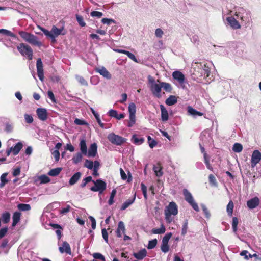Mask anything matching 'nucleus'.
Wrapping results in <instances>:
<instances>
[{"mask_svg": "<svg viewBox=\"0 0 261 261\" xmlns=\"http://www.w3.org/2000/svg\"><path fill=\"white\" fill-rule=\"evenodd\" d=\"M235 16L238 20L241 21V23L243 25L249 24L251 21L250 13L243 8H238L236 9Z\"/></svg>", "mask_w": 261, "mask_h": 261, "instance_id": "f257e3e1", "label": "nucleus"}, {"mask_svg": "<svg viewBox=\"0 0 261 261\" xmlns=\"http://www.w3.org/2000/svg\"><path fill=\"white\" fill-rule=\"evenodd\" d=\"M41 30L43 32L45 36L51 39V42L54 43L56 41V38L59 35H65L66 31L64 30V27L58 29L55 25H53L50 31L44 28H41Z\"/></svg>", "mask_w": 261, "mask_h": 261, "instance_id": "f03ea898", "label": "nucleus"}, {"mask_svg": "<svg viewBox=\"0 0 261 261\" xmlns=\"http://www.w3.org/2000/svg\"><path fill=\"white\" fill-rule=\"evenodd\" d=\"M165 219L167 223H170L173 220L172 215L176 216L178 214V206L175 202H171L164 210Z\"/></svg>", "mask_w": 261, "mask_h": 261, "instance_id": "7ed1b4c3", "label": "nucleus"}, {"mask_svg": "<svg viewBox=\"0 0 261 261\" xmlns=\"http://www.w3.org/2000/svg\"><path fill=\"white\" fill-rule=\"evenodd\" d=\"M19 34L24 40L32 45L40 47L42 45V43L38 40L37 37L33 34L21 31L19 32Z\"/></svg>", "mask_w": 261, "mask_h": 261, "instance_id": "20e7f679", "label": "nucleus"}, {"mask_svg": "<svg viewBox=\"0 0 261 261\" xmlns=\"http://www.w3.org/2000/svg\"><path fill=\"white\" fill-rule=\"evenodd\" d=\"M97 154V145L96 143L91 144L88 149L87 148L85 141L83 140V155L88 158H94Z\"/></svg>", "mask_w": 261, "mask_h": 261, "instance_id": "39448f33", "label": "nucleus"}, {"mask_svg": "<svg viewBox=\"0 0 261 261\" xmlns=\"http://www.w3.org/2000/svg\"><path fill=\"white\" fill-rule=\"evenodd\" d=\"M17 49L23 56H27L29 60L33 59V50L28 44L21 43L17 46Z\"/></svg>", "mask_w": 261, "mask_h": 261, "instance_id": "423d86ee", "label": "nucleus"}, {"mask_svg": "<svg viewBox=\"0 0 261 261\" xmlns=\"http://www.w3.org/2000/svg\"><path fill=\"white\" fill-rule=\"evenodd\" d=\"M172 76L175 81L174 84L178 88L182 89L185 88V77L181 72L179 71H174L172 73Z\"/></svg>", "mask_w": 261, "mask_h": 261, "instance_id": "0eeeda50", "label": "nucleus"}, {"mask_svg": "<svg viewBox=\"0 0 261 261\" xmlns=\"http://www.w3.org/2000/svg\"><path fill=\"white\" fill-rule=\"evenodd\" d=\"M183 195L185 200L192 207L196 212L199 211L198 204L195 201L191 193L186 189L183 190Z\"/></svg>", "mask_w": 261, "mask_h": 261, "instance_id": "6e6552de", "label": "nucleus"}, {"mask_svg": "<svg viewBox=\"0 0 261 261\" xmlns=\"http://www.w3.org/2000/svg\"><path fill=\"white\" fill-rule=\"evenodd\" d=\"M108 139L112 144L120 146L126 141V139L123 138L114 133H111L108 136Z\"/></svg>", "mask_w": 261, "mask_h": 261, "instance_id": "1a4fd4ad", "label": "nucleus"}, {"mask_svg": "<svg viewBox=\"0 0 261 261\" xmlns=\"http://www.w3.org/2000/svg\"><path fill=\"white\" fill-rule=\"evenodd\" d=\"M223 19L225 24L227 26H230L232 29L234 30H237L241 28V24L238 22V21L237 20V19L233 16H227L225 18L224 16Z\"/></svg>", "mask_w": 261, "mask_h": 261, "instance_id": "9d476101", "label": "nucleus"}, {"mask_svg": "<svg viewBox=\"0 0 261 261\" xmlns=\"http://www.w3.org/2000/svg\"><path fill=\"white\" fill-rule=\"evenodd\" d=\"M94 185L90 188V190L94 192H99L101 194L106 189V184L100 179L96 181L93 180Z\"/></svg>", "mask_w": 261, "mask_h": 261, "instance_id": "9b49d317", "label": "nucleus"}, {"mask_svg": "<svg viewBox=\"0 0 261 261\" xmlns=\"http://www.w3.org/2000/svg\"><path fill=\"white\" fill-rule=\"evenodd\" d=\"M261 160V153L258 150L253 151L251 159V165L254 168Z\"/></svg>", "mask_w": 261, "mask_h": 261, "instance_id": "f8f14e48", "label": "nucleus"}, {"mask_svg": "<svg viewBox=\"0 0 261 261\" xmlns=\"http://www.w3.org/2000/svg\"><path fill=\"white\" fill-rule=\"evenodd\" d=\"M150 90L152 93V94L158 97L161 98L162 96L161 95V90H162V85L161 83L160 84H153L152 85L150 86Z\"/></svg>", "mask_w": 261, "mask_h": 261, "instance_id": "ddd939ff", "label": "nucleus"}, {"mask_svg": "<svg viewBox=\"0 0 261 261\" xmlns=\"http://www.w3.org/2000/svg\"><path fill=\"white\" fill-rule=\"evenodd\" d=\"M96 72L98 73L100 75L102 76L103 77L110 80L112 78L111 73L107 70L104 66H99L95 68Z\"/></svg>", "mask_w": 261, "mask_h": 261, "instance_id": "4468645a", "label": "nucleus"}, {"mask_svg": "<svg viewBox=\"0 0 261 261\" xmlns=\"http://www.w3.org/2000/svg\"><path fill=\"white\" fill-rule=\"evenodd\" d=\"M37 72L39 79L42 81L44 79V71L43 64L41 58H38L36 62Z\"/></svg>", "mask_w": 261, "mask_h": 261, "instance_id": "2eb2a0df", "label": "nucleus"}, {"mask_svg": "<svg viewBox=\"0 0 261 261\" xmlns=\"http://www.w3.org/2000/svg\"><path fill=\"white\" fill-rule=\"evenodd\" d=\"M37 115L38 118L42 120L45 121L47 118V111L44 108H38L36 110Z\"/></svg>", "mask_w": 261, "mask_h": 261, "instance_id": "dca6fc26", "label": "nucleus"}, {"mask_svg": "<svg viewBox=\"0 0 261 261\" xmlns=\"http://www.w3.org/2000/svg\"><path fill=\"white\" fill-rule=\"evenodd\" d=\"M259 203V199L258 197H255L247 202V205L250 209H253L256 207Z\"/></svg>", "mask_w": 261, "mask_h": 261, "instance_id": "f3484780", "label": "nucleus"}, {"mask_svg": "<svg viewBox=\"0 0 261 261\" xmlns=\"http://www.w3.org/2000/svg\"><path fill=\"white\" fill-rule=\"evenodd\" d=\"M59 251L62 253L66 252L69 254H71L70 245L67 242H63L62 246L59 247Z\"/></svg>", "mask_w": 261, "mask_h": 261, "instance_id": "a211bd4d", "label": "nucleus"}, {"mask_svg": "<svg viewBox=\"0 0 261 261\" xmlns=\"http://www.w3.org/2000/svg\"><path fill=\"white\" fill-rule=\"evenodd\" d=\"M133 256L138 260H142L147 255V251L145 249H143L137 253H134Z\"/></svg>", "mask_w": 261, "mask_h": 261, "instance_id": "6ab92c4d", "label": "nucleus"}, {"mask_svg": "<svg viewBox=\"0 0 261 261\" xmlns=\"http://www.w3.org/2000/svg\"><path fill=\"white\" fill-rule=\"evenodd\" d=\"M79 146L81 151L78 152L77 154L72 158V161L74 163L77 164L82 160V138L79 139Z\"/></svg>", "mask_w": 261, "mask_h": 261, "instance_id": "aec40b11", "label": "nucleus"}, {"mask_svg": "<svg viewBox=\"0 0 261 261\" xmlns=\"http://www.w3.org/2000/svg\"><path fill=\"white\" fill-rule=\"evenodd\" d=\"M125 226L124 223L122 221H120L118 223V228L116 230L117 236L120 238L122 234L125 232Z\"/></svg>", "mask_w": 261, "mask_h": 261, "instance_id": "412c9836", "label": "nucleus"}, {"mask_svg": "<svg viewBox=\"0 0 261 261\" xmlns=\"http://www.w3.org/2000/svg\"><path fill=\"white\" fill-rule=\"evenodd\" d=\"M136 199V194H135L132 198H129L124 202L121 207V210L123 211L126 209L130 205H132Z\"/></svg>", "mask_w": 261, "mask_h": 261, "instance_id": "4be33fe9", "label": "nucleus"}, {"mask_svg": "<svg viewBox=\"0 0 261 261\" xmlns=\"http://www.w3.org/2000/svg\"><path fill=\"white\" fill-rule=\"evenodd\" d=\"M23 147V144L21 142H19L14 146L11 147V149L12 150V153L14 155H17L19 151Z\"/></svg>", "mask_w": 261, "mask_h": 261, "instance_id": "5701e85b", "label": "nucleus"}, {"mask_svg": "<svg viewBox=\"0 0 261 261\" xmlns=\"http://www.w3.org/2000/svg\"><path fill=\"white\" fill-rule=\"evenodd\" d=\"M160 108L161 111V117L163 121H166L168 120L169 118L168 112L165 107L161 105H160Z\"/></svg>", "mask_w": 261, "mask_h": 261, "instance_id": "b1692460", "label": "nucleus"}, {"mask_svg": "<svg viewBox=\"0 0 261 261\" xmlns=\"http://www.w3.org/2000/svg\"><path fill=\"white\" fill-rule=\"evenodd\" d=\"M21 213L18 212H15L13 215V222L12 226H15L19 222L20 219Z\"/></svg>", "mask_w": 261, "mask_h": 261, "instance_id": "393cba45", "label": "nucleus"}, {"mask_svg": "<svg viewBox=\"0 0 261 261\" xmlns=\"http://www.w3.org/2000/svg\"><path fill=\"white\" fill-rule=\"evenodd\" d=\"M153 170L156 176L161 177L162 176L163 172L162 171V168L160 164H158L154 166Z\"/></svg>", "mask_w": 261, "mask_h": 261, "instance_id": "a878e982", "label": "nucleus"}, {"mask_svg": "<svg viewBox=\"0 0 261 261\" xmlns=\"http://www.w3.org/2000/svg\"><path fill=\"white\" fill-rule=\"evenodd\" d=\"M177 102V97L174 95H170L165 101L166 104L168 106H172Z\"/></svg>", "mask_w": 261, "mask_h": 261, "instance_id": "bb28decb", "label": "nucleus"}, {"mask_svg": "<svg viewBox=\"0 0 261 261\" xmlns=\"http://www.w3.org/2000/svg\"><path fill=\"white\" fill-rule=\"evenodd\" d=\"M188 113L193 117H196L197 116H202L203 114L199 111H197L195 109H193L192 107L189 106L188 107Z\"/></svg>", "mask_w": 261, "mask_h": 261, "instance_id": "cd10ccee", "label": "nucleus"}, {"mask_svg": "<svg viewBox=\"0 0 261 261\" xmlns=\"http://www.w3.org/2000/svg\"><path fill=\"white\" fill-rule=\"evenodd\" d=\"M81 173L80 172H76L74 174L69 180V184L73 185L75 184L80 178Z\"/></svg>", "mask_w": 261, "mask_h": 261, "instance_id": "c85d7f7f", "label": "nucleus"}, {"mask_svg": "<svg viewBox=\"0 0 261 261\" xmlns=\"http://www.w3.org/2000/svg\"><path fill=\"white\" fill-rule=\"evenodd\" d=\"M132 141L136 145H139L144 142V139L142 137L138 138L137 135H134L132 136Z\"/></svg>", "mask_w": 261, "mask_h": 261, "instance_id": "c756f323", "label": "nucleus"}, {"mask_svg": "<svg viewBox=\"0 0 261 261\" xmlns=\"http://www.w3.org/2000/svg\"><path fill=\"white\" fill-rule=\"evenodd\" d=\"M166 231V228L162 224L161 227L159 228H153L152 229L151 232L153 234H163Z\"/></svg>", "mask_w": 261, "mask_h": 261, "instance_id": "7c9ffc66", "label": "nucleus"}, {"mask_svg": "<svg viewBox=\"0 0 261 261\" xmlns=\"http://www.w3.org/2000/svg\"><path fill=\"white\" fill-rule=\"evenodd\" d=\"M8 175L7 173H3L1 176V183L0 188H2L5 186V185L8 182V180L7 179Z\"/></svg>", "mask_w": 261, "mask_h": 261, "instance_id": "2f4dec72", "label": "nucleus"}, {"mask_svg": "<svg viewBox=\"0 0 261 261\" xmlns=\"http://www.w3.org/2000/svg\"><path fill=\"white\" fill-rule=\"evenodd\" d=\"M62 170L61 168H56L51 169L48 173V174L51 176H56L58 175Z\"/></svg>", "mask_w": 261, "mask_h": 261, "instance_id": "473e14b6", "label": "nucleus"}, {"mask_svg": "<svg viewBox=\"0 0 261 261\" xmlns=\"http://www.w3.org/2000/svg\"><path fill=\"white\" fill-rule=\"evenodd\" d=\"M18 208L21 211H28L31 210V206L28 204L20 203L17 206Z\"/></svg>", "mask_w": 261, "mask_h": 261, "instance_id": "72a5a7b5", "label": "nucleus"}, {"mask_svg": "<svg viewBox=\"0 0 261 261\" xmlns=\"http://www.w3.org/2000/svg\"><path fill=\"white\" fill-rule=\"evenodd\" d=\"M243 150V146L239 143H236L233 144L232 147V150L234 152L240 153Z\"/></svg>", "mask_w": 261, "mask_h": 261, "instance_id": "f704fd0d", "label": "nucleus"}, {"mask_svg": "<svg viewBox=\"0 0 261 261\" xmlns=\"http://www.w3.org/2000/svg\"><path fill=\"white\" fill-rule=\"evenodd\" d=\"M0 33L3 34L4 35H7L9 36L12 37L16 39L18 38L17 36L15 34H14L13 33L11 32V31H10L9 30H6V29H0Z\"/></svg>", "mask_w": 261, "mask_h": 261, "instance_id": "c9c22d12", "label": "nucleus"}, {"mask_svg": "<svg viewBox=\"0 0 261 261\" xmlns=\"http://www.w3.org/2000/svg\"><path fill=\"white\" fill-rule=\"evenodd\" d=\"M2 218L4 223H8L10 220V214L7 212L3 213Z\"/></svg>", "mask_w": 261, "mask_h": 261, "instance_id": "e433bc0d", "label": "nucleus"}, {"mask_svg": "<svg viewBox=\"0 0 261 261\" xmlns=\"http://www.w3.org/2000/svg\"><path fill=\"white\" fill-rule=\"evenodd\" d=\"M162 88H163L166 92H170L172 90V87L170 84L166 82H161Z\"/></svg>", "mask_w": 261, "mask_h": 261, "instance_id": "4c0bfd02", "label": "nucleus"}, {"mask_svg": "<svg viewBox=\"0 0 261 261\" xmlns=\"http://www.w3.org/2000/svg\"><path fill=\"white\" fill-rule=\"evenodd\" d=\"M84 166L89 169H93L94 168V162L86 159L85 161Z\"/></svg>", "mask_w": 261, "mask_h": 261, "instance_id": "58836bf2", "label": "nucleus"}, {"mask_svg": "<svg viewBox=\"0 0 261 261\" xmlns=\"http://www.w3.org/2000/svg\"><path fill=\"white\" fill-rule=\"evenodd\" d=\"M147 141H148L149 146L151 148H153L157 144L156 141L155 140H154L153 139H152L150 136H148L147 137Z\"/></svg>", "mask_w": 261, "mask_h": 261, "instance_id": "ea45409f", "label": "nucleus"}, {"mask_svg": "<svg viewBox=\"0 0 261 261\" xmlns=\"http://www.w3.org/2000/svg\"><path fill=\"white\" fill-rule=\"evenodd\" d=\"M233 203L232 201H230L227 205V212L229 216H231L233 213Z\"/></svg>", "mask_w": 261, "mask_h": 261, "instance_id": "a19ab883", "label": "nucleus"}, {"mask_svg": "<svg viewBox=\"0 0 261 261\" xmlns=\"http://www.w3.org/2000/svg\"><path fill=\"white\" fill-rule=\"evenodd\" d=\"M39 180L41 184H46L50 181V178L46 175H42L39 177Z\"/></svg>", "mask_w": 261, "mask_h": 261, "instance_id": "79ce46f5", "label": "nucleus"}, {"mask_svg": "<svg viewBox=\"0 0 261 261\" xmlns=\"http://www.w3.org/2000/svg\"><path fill=\"white\" fill-rule=\"evenodd\" d=\"M157 244V240L156 239L150 240L148 242L147 248L148 249H152L154 248Z\"/></svg>", "mask_w": 261, "mask_h": 261, "instance_id": "37998d69", "label": "nucleus"}, {"mask_svg": "<svg viewBox=\"0 0 261 261\" xmlns=\"http://www.w3.org/2000/svg\"><path fill=\"white\" fill-rule=\"evenodd\" d=\"M136 105L134 103H130L128 106V111L129 114H135L136 111Z\"/></svg>", "mask_w": 261, "mask_h": 261, "instance_id": "c03bdc74", "label": "nucleus"}, {"mask_svg": "<svg viewBox=\"0 0 261 261\" xmlns=\"http://www.w3.org/2000/svg\"><path fill=\"white\" fill-rule=\"evenodd\" d=\"M172 235V234L171 232H169L166 234L162 239V243L168 244V242L170 238H171Z\"/></svg>", "mask_w": 261, "mask_h": 261, "instance_id": "a18cd8bd", "label": "nucleus"}, {"mask_svg": "<svg viewBox=\"0 0 261 261\" xmlns=\"http://www.w3.org/2000/svg\"><path fill=\"white\" fill-rule=\"evenodd\" d=\"M100 164L97 161H94V168L93 169V175L97 176L98 175L97 170L99 167Z\"/></svg>", "mask_w": 261, "mask_h": 261, "instance_id": "49530a36", "label": "nucleus"}, {"mask_svg": "<svg viewBox=\"0 0 261 261\" xmlns=\"http://www.w3.org/2000/svg\"><path fill=\"white\" fill-rule=\"evenodd\" d=\"M238 224V220L237 217H233L232 227L234 232H236L237 231V225Z\"/></svg>", "mask_w": 261, "mask_h": 261, "instance_id": "de8ad7c7", "label": "nucleus"}, {"mask_svg": "<svg viewBox=\"0 0 261 261\" xmlns=\"http://www.w3.org/2000/svg\"><path fill=\"white\" fill-rule=\"evenodd\" d=\"M116 194V190L115 189L113 190L112 192H111L110 199H109V200L108 201V203H109V205H111L113 204V203H114V198Z\"/></svg>", "mask_w": 261, "mask_h": 261, "instance_id": "09e8293b", "label": "nucleus"}, {"mask_svg": "<svg viewBox=\"0 0 261 261\" xmlns=\"http://www.w3.org/2000/svg\"><path fill=\"white\" fill-rule=\"evenodd\" d=\"M92 256L95 259H100L102 261H105V258L104 256L99 253H94L93 254Z\"/></svg>", "mask_w": 261, "mask_h": 261, "instance_id": "8fccbe9b", "label": "nucleus"}, {"mask_svg": "<svg viewBox=\"0 0 261 261\" xmlns=\"http://www.w3.org/2000/svg\"><path fill=\"white\" fill-rule=\"evenodd\" d=\"M141 190L142 191V193L143 194L144 197L145 199H147V187L146 186L143 184H141Z\"/></svg>", "mask_w": 261, "mask_h": 261, "instance_id": "3c124183", "label": "nucleus"}, {"mask_svg": "<svg viewBox=\"0 0 261 261\" xmlns=\"http://www.w3.org/2000/svg\"><path fill=\"white\" fill-rule=\"evenodd\" d=\"M201 206L202 209L203 211V213L205 215V216L207 219L210 218V217L211 216V214H210L209 211H208L207 208H206V206L203 204H201Z\"/></svg>", "mask_w": 261, "mask_h": 261, "instance_id": "603ef678", "label": "nucleus"}, {"mask_svg": "<svg viewBox=\"0 0 261 261\" xmlns=\"http://www.w3.org/2000/svg\"><path fill=\"white\" fill-rule=\"evenodd\" d=\"M188 230V221L186 220L182 225L181 234L185 236Z\"/></svg>", "mask_w": 261, "mask_h": 261, "instance_id": "864d4df0", "label": "nucleus"}, {"mask_svg": "<svg viewBox=\"0 0 261 261\" xmlns=\"http://www.w3.org/2000/svg\"><path fill=\"white\" fill-rule=\"evenodd\" d=\"M161 249L162 251L164 253H167V252H168L169 250V247L168 244L162 243Z\"/></svg>", "mask_w": 261, "mask_h": 261, "instance_id": "5fc2aeb1", "label": "nucleus"}, {"mask_svg": "<svg viewBox=\"0 0 261 261\" xmlns=\"http://www.w3.org/2000/svg\"><path fill=\"white\" fill-rule=\"evenodd\" d=\"M204 163L206 166V167L210 170L213 171V167L210 163L209 160L206 158V153L204 154Z\"/></svg>", "mask_w": 261, "mask_h": 261, "instance_id": "6e6d98bb", "label": "nucleus"}, {"mask_svg": "<svg viewBox=\"0 0 261 261\" xmlns=\"http://www.w3.org/2000/svg\"><path fill=\"white\" fill-rule=\"evenodd\" d=\"M208 179L211 184L215 186H217V181L216 178L213 174L209 175Z\"/></svg>", "mask_w": 261, "mask_h": 261, "instance_id": "4d7b16f0", "label": "nucleus"}, {"mask_svg": "<svg viewBox=\"0 0 261 261\" xmlns=\"http://www.w3.org/2000/svg\"><path fill=\"white\" fill-rule=\"evenodd\" d=\"M25 121L27 123H32L33 122V118L31 115L24 114Z\"/></svg>", "mask_w": 261, "mask_h": 261, "instance_id": "13d9d810", "label": "nucleus"}, {"mask_svg": "<svg viewBox=\"0 0 261 261\" xmlns=\"http://www.w3.org/2000/svg\"><path fill=\"white\" fill-rule=\"evenodd\" d=\"M90 14H91V16L97 17V18H100L103 15L102 13L99 12V11H93L91 12Z\"/></svg>", "mask_w": 261, "mask_h": 261, "instance_id": "bf43d9fd", "label": "nucleus"}, {"mask_svg": "<svg viewBox=\"0 0 261 261\" xmlns=\"http://www.w3.org/2000/svg\"><path fill=\"white\" fill-rule=\"evenodd\" d=\"M108 114L110 117L116 118L118 115V112L116 110L111 109L109 111Z\"/></svg>", "mask_w": 261, "mask_h": 261, "instance_id": "052dcab7", "label": "nucleus"}, {"mask_svg": "<svg viewBox=\"0 0 261 261\" xmlns=\"http://www.w3.org/2000/svg\"><path fill=\"white\" fill-rule=\"evenodd\" d=\"M52 154L55 158V161L58 162L59 160L60 155L59 150H54Z\"/></svg>", "mask_w": 261, "mask_h": 261, "instance_id": "680f3d73", "label": "nucleus"}, {"mask_svg": "<svg viewBox=\"0 0 261 261\" xmlns=\"http://www.w3.org/2000/svg\"><path fill=\"white\" fill-rule=\"evenodd\" d=\"M218 49H219V53L220 54H221L222 55L225 56L227 54V50L226 48H225L224 47L219 46Z\"/></svg>", "mask_w": 261, "mask_h": 261, "instance_id": "e2e57ef3", "label": "nucleus"}, {"mask_svg": "<svg viewBox=\"0 0 261 261\" xmlns=\"http://www.w3.org/2000/svg\"><path fill=\"white\" fill-rule=\"evenodd\" d=\"M102 235L103 239L106 241V243H108V233L107 231V230L104 228L102 229Z\"/></svg>", "mask_w": 261, "mask_h": 261, "instance_id": "0e129e2a", "label": "nucleus"}, {"mask_svg": "<svg viewBox=\"0 0 261 261\" xmlns=\"http://www.w3.org/2000/svg\"><path fill=\"white\" fill-rule=\"evenodd\" d=\"M8 231V228L4 227L0 229V239L3 238Z\"/></svg>", "mask_w": 261, "mask_h": 261, "instance_id": "69168bd1", "label": "nucleus"}, {"mask_svg": "<svg viewBox=\"0 0 261 261\" xmlns=\"http://www.w3.org/2000/svg\"><path fill=\"white\" fill-rule=\"evenodd\" d=\"M101 22L103 23V24H107L108 25H110L111 24V23L112 22H115V21L114 20L112 19H109V18H103L102 20H101Z\"/></svg>", "mask_w": 261, "mask_h": 261, "instance_id": "338daca9", "label": "nucleus"}, {"mask_svg": "<svg viewBox=\"0 0 261 261\" xmlns=\"http://www.w3.org/2000/svg\"><path fill=\"white\" fill-rule=\"evenodd\" d=\"M163 34V31L160 28L156 29L155 31V35L157 37L161 38Z\"/></svg>", "mask_w": 261, "mask_h": 261, "instance_id": "774afa93", "label": "nucleus"}]
</instances>
